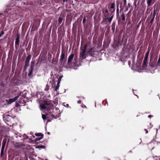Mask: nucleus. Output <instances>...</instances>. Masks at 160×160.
Returning a JSON list of instances; mask_svg holds the SVG:
<instances>
[{"mask_svg":"<svg viewBox=\"0 0 160 160\" xmlns=\"http://www.w3.org/2000/svg\"><path fill=\"white\" fill-rule=\"evenodd\" d=\"M49 86L47 84L46 86V87L44 89V90L45 91H47L49 90Z\"/></svg>","mask_w":160,"mask_h":160,"instance_id":"c9c22d12","label":"nucleus"},{"mask_svg":"<svg viewBox=\"0 0 160 160\" xmlns=\"http://www.w3.org/2000/svg\"><path fill=\"white\" fill-rule=\"evenodd\" d=\"M149 53V51H147V52L145 53V55L148 56Z\"/></svg>","mask_w":160,"mask_h":160,"instance_id":"09e8293b","label":"nucleus"},{"mask_svg":"<svg viewBox=\"0 0 160 160\" xmlns=\"http://www.w3.org/2000/svg\"><path fill=\"white\" fill-rule=\"evenodd\" d=\"M68 104H67V106H68Z\"/></svg>","mask_w":160,"mask_h":160,"instance_id":"774afa93","label":"nucleus"},{"mask_svg":"<svg viewBox=\"0 0 160 160\" xmlns=\"http://www.w3.org/2000/svg\"><path fill=\"white\" fill-rule=\"evenodd\" d=\"M41 64V61H40L39 60H38L36 64V65L37 66L39 67L40 66Z\"/></svg>","mask_w":160,"mask_h":160,"instance_id":"2f4dec72","label":"nucleus"},{"mask_svg":"<svg viewBox=\"0 0 160 160\" xmlns=\"http://www.w3.org/2000/svg\"><path fill=\"white\" fill-rule=\"evenodd\" d=\"M106 103H107V105H108V103L107 101H106Z\"/></svg>","mask_w":160,"mask_h":160,"instance_id":"69168bd1","label":"nucleus"},{"mask_svg":"<svg viewBox=\"0 0 160 160\" xmlns=\"http://www.w3.org/2000/svg\"><path fill=\"white\" fill-rule=\"evenodd\" d=\"M36 148H45V146H43V145H39L37 146Z\"/></svg>","mask_w":160,"mask_h":160,"instance_id":"7c9ffc66","label":"nucleus"},{"mask_svg":"<svg viewBox=\"0 0 160 160\" xmlns=\"http://www.w3.org/2000/svg\"><path fill=\"white\" fill-rule=\"evenodd\" d=\"M43 137H40L39 138H37L35 139L34 141H36V142L39 141L40 140H41L43 138Z\"/></svg>","mask_w":160,"mask_h":160,"instance_id":"72a5a7b5","label":"nucleus"},{"mask_svg":"<svg viewBox=\"0 0 160 160\" xmlns=\"http://www.w3.org/2000/svg\"><path fill=\"white\" fill-rule=\"evenodd\" d=\"M60 80H58V83H57V84H59V83H60Z\"/></svg>","mask_w":160,"mask_h":160,"instance_id":"4d7b16f0","label":"nucleus"},{"mask_svg":"<svg viewBox=\"0 0 160 160\" xmlns=\"http://www.w3.org/2000/svg\"><path fill=\"white\" fill-rule=\"evenodd\" d=\"M108 44H105V42H104V44L103 45V46L104 48H107L108 47Z\"/></svg>","mask_w":160,"mask_h":160,"instance_id":"de8ad7c7","label":"nucleus"},{"mask_svg":"<svg viewBox=\"0 0 160 160\" xmlns=\"http://www.w3.org/2000/svg\"><path fill=\"white\" fill-rule=\"evenodd\" d=\"M34 65L35 61H32L31 62L30 69L29 70V72L28 75V76L30 77L32 75L33 71Z\"/></svg>","mask_w":160,"mask_h":160,"instance_id":"6e6552de","label":"nucleus"},{"mask_svg":"<svg viewBox=\"0 0 160 160\" xmlns=\"http://www.w3.org/2000/svg\"><path fill=\"white\" fill-rule=\"evenodd\" d=\"M155 15H156V10L155 9V8H154V9L153 13V17H152V18H153L154 19V18H155Z\"/></svg>","mask_w":160,"mask_h":160,"instance_id":"a19ab883","label":"nucleus"},{"mask_svg":"<svg viewBox=\"0 0 160 160\" xmlns=\"http://www.w3.org/2000/svg\"><path fill=\"white\" fill-rule=\"evenodd\" d=\"M67 60H64L62 62V63H61V64L64 67H66V66L65 65V64Z\"/></svg>","mask_w":160,"mask_h":160,"instance_id":"cd10ccee","label":"nucleus"},{"mask_svg":"<svg viewBox=\"0 0 160 160\" xmlns=\"http://www.w3.org/2000/svg\"><path fill=\"white\" fill-rule=\"evenodd\" d=\"M102 11V13L104 14V16L105 17V19H108V18L110 17L112 15L110 12H108L107 7H106L104 8H103Z\"/></svg>","mask_w":160,"mask_h":160,"instance_id":"39448f33","label":"nucleus"},{"mask_svg":"<svg viewBox=\"0 0 160 160\" xmlns=\"http://www.w3.org/2000/svg\"><path fill=\"white\" fill-rule=\"evenodd\" d=\"M63 2H68V0H62Z\"/></svg>","mask_w":160,"mask_h":160,"instance_id":"bf43d9fd","label":"nucleus"},{"mask_svg":"<svg viewBox=\"0 0 160 160\" xmlns=\"http://www.w3.org/2000/svg\"><path fill=\"white\" fill-rule=\"evenodd\" d=\"M59 53H60V51L58 50L57 53H56V58L57 59H58L59 56Z\"/></svg>","mask_w":160,"mask_h":160,"instance_id":"e433bc0d","label":"nucleus"},{"mask_svg":"<svg viewBox=\"0 0 160 160\" xmlns=\"http://www.w3.org/2000/svg\"><path fill=\"white\" fill-rule=\"evenodd\" d=\"M89 55L93 57H95L97 55L98 52L94 47L88 49Z\"/></svg>","mask_w":160,"mask_h":160,"instance_id":"7ed1b4c3","label":"nucleus"},{"mask_svg":"<svg viewBox=\"0 0 160 160\" xmlns=\"http://www.w3.org/2000/svg\"><path fill=\"white\" fill-rule=\"evenodd\" d=\"M62 18L61 17H59L58 19V24H60L61 22H62Z\"/></svg>","mask_w":160,"mask_h":160,"instance_id":"bb28decb","label":"nucleus"},{"mask_svg":"<svg viewBox=\"0 0 160 160\" xmlns=\"http://www.w3.org/2000/svg\"><path fill=\"white\" fill-rule=\"evenodd\" d=\"M74 56L73 54H71L68 57V65L70 66L71 64L73 59Z\"/></svg>","mask_w":160,"mask_h":160,"instance_id":"ddd939ff","label":"nucleus"},{"mask_svg":"<svg viewBox=\"0 0 160 160\" xmlns=\"http://www.w3.org/2000/svg\"><path fill=\"white\" fill-rule=\"evenodd\" d=\"M120 35H119L118 37V41L114 40V43L113 44V47L116 50H118L119 49V47L120 45Z\"/></svg>","mask_w":160,"mask_h":160,"instance_id":"0eeeda50","label":"nucleus"},{"mask_svg":"<svg viewBox=\"0 0 160 160\" xmlns=\"http://www.w3.org/2000/svg\"><path fill=\"white\" fill-rule=\"evenodd\" d=\"M78 58L77 57H75L74 58V61L73 62V63L74 65L76 66H77L78 64Z\"/></svg>","mask_w":160,"mask_h":160,"instance_id":"4be33fe9","label":"nucleus"},{"mask_svg":"<svg viewBox=\"0 0 160 160\" xmlns=\"http://www.w3.org/2000/svg\"><path fill=\"white\" fill-rule=\"evenodd\" d=\"M21 93L20 92L19 93V94L17 96L15 97V98H13V99L14 100V101H15L19 98V97L21 95Z\"/></svg>","mask_w":160,"mask_h":160,"instance_id":"a878e982","label":"nucleus"},{"mask_svg":"<svg viewBox=\"0 0 160 160\" xmlns=\"http://www.w3.org/2000/svg\"><path fill=\"white\" fill-rule=\"evenodd\" d=\"M147 129H150L152 127V125L151 124V122L148 123L147 124Z\"/></svg>","mask_w":160,"mask_h":160,"instance_id":"aec40b11","label":"nucleus"},{"mask_svg":"<svg viewBox=\"0 0 160 160\" xmlns=\"http://www.w3.org/2000/svg\"><path fill=\"white\" fill-rule=\"evenodd\" d=\"M7 141V139H4L2 142V145L1 150V156H2L3 155V151L5 148V147Z\"/></svg>","mask_w":160,"mask_h":160,"instance_id":"9d476101","label":"nucleus"},{"mask_svg":"<svg viewBox=\"0 0 160 160\" xmlns=\"http://www.w3.org/2000/svg\"><path fill=\"white\" fill-rule=\"evenodd\" d=\"M146 160H156V159L155 158V156L153 157L152 158H149L147 159Z\"/></svg>","mask_w":160,"mask_h":160,"instance_id":"c03bdc74","label":"nucleus"},{"mask_svg":"<svg viewBox=\"0 0 160 160\" xmlns=\"http://www.w3.org/2000/svg\"><path fill=\"white\" fill-rule=\"evenodd\" d=\"M24 43H23V44H22V46H24Z\"/></svg>","mask_w":160,"mask_h":160,"instance_id":"0e129e2a","label":"nucleus"},{"mask_svg":"<svg viewBox=\"0 0 160 160\" xmlns=\"http://www.w3.org/2000/svg\"><path fill=\"white\" fill-rule=\"evenodd\" d=\"M121 17H122V20H124L125 19V17L124 16V14H122Z\"/></svg>","mask_w":160,"mask_h":160,"instance_id":"49530a36","label":"nucleus"},{"mask_svg":"<svg viewBox=\"0 0 160 160\" xmlns=\"http://www.w3.org/2000/svg\"><path fill=\"white\" fill-rule=\"evenodd\" d=\"M112 18H113V16H112H112L111 17H110V18H109V17H108V19H107V20H108V21H109V22L110 23H111V21H112Z\"/></svg>","mask_w":160,"mask_h":160,"instance_id":"58836bf2","label":"nucleus"},{"mask_svg":"<svg viewBox=\"0 0 160 160\" xmlns=\"http://www.w3.org/2000/svg\"><path fill=\"white\" fill-rule=\"evenodd\" d=\"M154 20V18H152L151 19L150 22L149 23V25L150 26V27H151L152 26Z\"/></svg>","mask_w":160,"mask_h":160,"instance_id":"473e14b6","label":"nucleus"},{"mask_svg":"<svg viewBox=\"0 0 160 160\" xmlns=\"http://www.w3.org/2000/svg\"><path fill=\"white\" fill-rule=\"evenodd\" d=\"M150 48H149V47H148V51H149V52H150Z\"/></svg>","mask_w":160,"mask_h":160,"instance_id":"052dcab7","label":"nucleus"},{"mask_svg":"<svg viewBox=\"0 0 160 160\" xmlns=\"http://www.w3.org/2000/svg\"><path fill=\"white\" fill-rule=\"evenodd\" d=\"M87 48V44H84L83 48L81 50L79 55L80 61L86 58V52Z\"/></svg>","mask_w":160,"mask_h":160,"instance_id":"f03ea898","label":"nucleus"},{"mask_svg":"<svg viewBox=\"0 0 160 160\" xmlns=\"http://www.w3.org/2000/svg\"><path fill=\"white\" fill-rule=\"evenodd\" d=\"M123 1L124 2V6H125L126 3V0H123Z\"/></svg>","mask_w":160,"mask_h":160,"instance_id":"5fc2aeb1","label":"nucleus"},{"mask_svg":"<svg viewBox=\"0 0 160 160\" xmlns=\"http://www.w3.org/2000/svg\"><path fill=\"white\" fill-rule=\"evenodd\" d=\"M4 32L3 31H2L1 32H0V38L4 35Z\"/></svg>","mask_w":160,"mask_h":160,"instance_id":"a18cd8bd","label":"nucleus"},{"mask_svg":"<svg viewBox=\"0 0 160 160\" xmlns=\"http://www.w3.org/2000/svg\"><path fill=\"white\" fill-rule=\"evenodd\" d=\"M14 102V100L13 99V98L10 99L8 100V103H10V104H11L12 103V102Z\"/></svg>","mask_w":160,"mask_h":160,"instance_id":"4c0bfd02","label":"nucleus"},{"mask_svg":"<svg viewBox=\"0 0 160 160\" xmlns=\"http://www.w3.org/2000/svg\"><path fill=\"white\" fill-rule=\"evenodd\" d=\"M86 17H87V16H84L83 18V21H82V23H83V25L84 27V28H85L86 29H87L88 27L87 24H86V23H85V22L86 21Z\"/></svg>","mask_w":160,"mask_h":160,"instance_id":"a211bd4d","label":"nucleus"},{"mask_svg":"<svg viewBox=\"0 0 160 160\" xmlns=\"http://www.w3.org/2000/svg\"><path fill=\"white\" fill-rule=\"evenodd\" d=\"M113 60L114 61L118 62L120 60V56L118 54H115L113 57Z\"/></svg>","mask_w":160,"mask_h":160,"instance_id":"f3484780","label":"nucleus"},{"mask_svg":"<svg viewBox=\"0 0 160 160\" xmlns=\"http://www.w3.org/2000/svg\"><path fill=\"white\" fill-rule=\"evenodd\" d=\"M144 130L146 132V133H148V130H147V129L145 128L144 129Z\"/></svg>","mask_w":160,"mask_h":160,"instance_id":"603ef678","label":"nucleus"},{"mask_svg":"<svg viewBox=\"0 0 160 160\" xmlns=\"http://www.w3.org/2000/svg\"><path fill=\"white\" fill-rule=\"evenodd\" d=\"M115 4L114 3H108L107 9H109V12L111 14H112L115 11Z\"/></svg>","mask_w":160,"mask_h":160,"instance_id":"423d86ee","label":"nucleus"},{"mask_svg":"<svg viewBox=\"0 0 160 160\" xmlns=\"http://www.w3.org/2000/svg\"><path fill=\"white\" fill-rule=\"evenodd\" d=\"M155 158L156 159V160H160V156H155Z\"/></svg>","mask_w":160,"mask_h":160,"instance_id":"37998d69","label":"nucleus"},{"mask_svg":"<svg viewBox=\"0 0 160 160\" xmlns=\"http://www.w3.org/2000/svg\"><path fill=\"white\" fill-rule=\"evenodd\" d=\"M46 109V111H47L49 113H51V110H52V108L51 107H48Z\"/></svg>","mask_w":160,"mask_h":160,"instance_id":"412c9836","label":"nucleus"},{"mask_svg":"<svg viewBox=\"0 0 160 160\" xmlns=\"http://www.w3.org/2000/svg\"><path fill=\"white\" fill-rule=\"evenodd\" d=\"M59 87V85L57 84V86L55 88V91H57V90L58 89Z\"/></svg>","mask_w":160,"mask_h":160,"instance_id":"79ce46f5","label":"nucleus"},{"mask_svg":"<svg viewBox=\"0 0 160 160\" xmlns=\"http://www.w3.org/2000/svg\"><path fill=\"white\" fill-rule=\"evenodd\" d=\"M31 58V55L30 54H29L28 55V56L25 60V61H27L28 62H30V60Z\"/></svg>","mask_w":160,"mask_h":160,"instance_id":"5701e85b","label":"nucleus"},{"mask_svg":"<svg viewBox=\"0 0 160 160\" xmlns=\"http://www.w3.org/2000/svg\"><path fill=\"white\" fill-rule=\"evenodd\" d=\"M67 56H65V52L62 50V51L61 54L60 56L59 62L60 63H62L64 60H67Z\"/></svg>","mask_w":160,"mask_h":160,"instance_id":"1a4fd4ad","label":"nucleus"},{"mask_svg":"<svg viewBox=\"0 0 160 160\" xmlns=\"http://www.w3.org/2000/svg\"><path fill=\"white\" fill-rule=\"evenodd\" d=\"M119 9L118 8H118H117V15L118 14V15H119Z\"/></svg>","mask_w":160,"mask_h":160,"instance_id":"3c124183","label":"nucleus"},{"mask_svg":"<svg viewBox=\"0 0 160 160\" xmlns=\"http://www.w3.org/2000/svg\"><path fill=\"white\" fill-rule=\"evenodd\" d=\"M9 117H10V116H9V115H7L3 118L4 119L6 120V121H8L10 120L9 118Z\"/></svg>","mask_w":160,"mask_h":160,"instance_id":"b1692460","label":"nucleus"},{"mask_svg":"<svg viewBox=\"0 0 160 160\" xmlns=\"http://www.w3.org/2000/svg\"><path fill=\"white\" fill-rule=\"evenodd\" d=\"M29 62H28L27 61H25V65L23 68L24 71H25L27 70V67L29 66Z\"/></svg>","mask_w":160,"mask_h":160,"instance_id":"6ab92c4d","label":"nucleus"},{"mask_svg":"<svg viewBox=\"0 0 160 160\" xmlns=\"http://www.w3.org/2000/svg\"><path fill=\"white\" fill-rule=\"evenodd\" d=\"M128 62L129 64L130 63V62H131L130 61H128Z\"/></svg>","mask_w":160,"mask_h":160,"instance_id":"338daca9","label":"nucleus"},{"mask_svg":"<svg viewBox=\"0 0 160 160\" xmlns=\"http://www.w3.org/2000/svg\"><path fill=\"white\" fill-rule=\"evenodd\" d=\"M20 35L19 34L17 33L16 35V38L15 41V47L16 49H17L19 45L20 42Z\"/></svg>","mask_w":160,"mask_h":160,"instance_id":"9b49d317","label":"nucleus"},{"mask_svg":"<svg viewBox=\"0 0 160 160\" xmlns=\"http://www.w3.org/2000/svg\"><path fill=\"white\" fill-rule=\"evenodd\" d=\"M152 117V116L151 115H150L148 116V117L149 118H151Z\"/></svg>","mask_w":160,"mask_h":160,"instance_id":"13d9d810","label":"nucleus"},{"mask_svg":"<svg viewBox=\"0 0 160 160\" xmlns=\"http://www.w3.org/2000/svg\"><path fill=\"white\" fill-rule=\"evenodd\" d=\"M14 8H11L10 9L11 12H9L8 17L10 22H13L17 19L18 17V14L16 11L14 10Z\"/></svg>","mask_w":160,"mask_h":160,"instance_id":"f257e3e1","label":"nucleus"},{"mask_svg":"<svg viewBox=\"0 0 160 160\" xmlns=\"http://www.w3.org/2000/svg\"><path fill=\"white\" fill-rule=\"evenodd\" d=\"M42 118L44 120H45L47 119V114H42Z\"/></svg>","mask_w":160,"mask_h":160,"instance_id":"c756f323","label":"nucleus"},{"mask_svg":"<svg viewBox=\"0 0 160 160\" xmlns=\"http://www.w3.org/2000/svg\"><path fill=\"white\" fill-rule=\"evenodd\" d=\"M47 114V118H49L48 121V122H50L51 120H52L54 117V115L52 114L51 113H49Z\"/></svg>","mask_w":160,"mask_h":160,"instance_id":"dca6fc26","label":"nucleus"},{"mask_svg":"<svg viewBox=\"0 0 160 160\" xmlns=\"http://www.w3.org/2000/svg\"><path fill=\"white\" fill-rule=\"evenodd\" d=\"M82 102V101L81 100H79L78 101V103L79 104H81Z\"/></svg>","mask_w":160,"mask_h":160,"instance_id":"6e6d98bb","label":"nucleus"},{"mask_svg":"<svg viewBox=\"0 0 160 160\" xmlns=\"http://www.w3.org/2000/svg\"><path fill=\"white\" fill-rule=\"evenodd\" d=\"M150 61H152V59L153 58V53L151 52L150 53Z\"/></svg>","mask_w":160,"mask_h":160,"instance_id":"ea45409f","label":"nucleus"},{"mask_svg":"<svg viewBox=\"0 0 160 160\" xmlns=\"http://www.w3.org/2000/svg\"><path fill=\"white\" fill-rule=\"evenodd\" d=\"M119 21H120V19H119H119H118V23H119Z\"/></svg>","mask_w":160,"mask_h":160,"instance_id":"e2e57ef3","label":"nucleus"},{"mask_svg":"<svg viewBox=\"0 0 160 160\" xmlns=\"http://www.w3.org/2000/svg\"><path fill=\"white\" fill-rule=\"evenodd\" d=\"M35 135L36 136H38V137L41 136V137H43V136H44L43 134H42V133H36L35 134Z\"/></svg>","mask_w":160,"mask_h":160,"instance_id":"393cba45","label":"nucleus"},{"mask_svg":"<svg viewBox=\"0 0 160 160\" xmlns=\"http://www.w3.org/2000/svg\"><path fill=\"white\" fill-rule=\"evenodd\" d=\"M20 0H12L10 1V3L9 4L10 7H13V6L16 5L18 7H21Z\"/></svg>","mask_w":160,"mask_h":160,"instance_id":"20e7f679","label":"nucleus"},{"mask_svg":"<svg viewBox=\"0 0 160 160\" xmlns=\"http://www.w3.org/2000/svg\"><path fill=\"white\" fill-rule=\"evenodd\" d=\"M47 133H48V135H50V133L49 132H48Z\"/></svg>","mask_w":160,"mask_h":160,"instance_id":"680f3d73","label":"nucleus"},{"mask_svg":"<svg viewBox=\"0 0 160 160\" xmlns=\"http://www.w3.org/2000/svg\"><path fill=\"white\" fill-rule=\"evenodd\" d=\"M62 77V76H60L59 77V78L58 79V80H60V81H61V78Z\"/></svg>","mask_w":160,"mask_h":160,"instance_id":"864d4df0","label":"nucleus"},{"mask_svg":"<svg viewBox=\"0 0 160 160\" xmlns=\"http://www.w3.org/2000/svg\"><path fill=\"white\" fill-rule=\"evenodd\" d=\"M36 22L37 24V25L39 26L41 22L40 20L39 19H37L36 20Z\"/></svg>","mask_w":160,"mask_h":160,"instance_id":"f704fd0d","label":"nucleus"},{"mask_svg":"<svg viewBox=\"0 0 160 160\" xmlns=\"http://www.w3.org/2000/svg\"><path fill=\"white\" fill-rule=\"evenodd\" d=\"M0 85L1 87H5V84H4V83H1L0 84Z\"/></svg>","mask_w":160,"mask_h":160,"instance_id":"8fccbe9b","label":"nucleus"},{"mask_svg":"<svg viewBox=\"0 0 160 160\" xmlns=\"http://www.w3.org/2000/svg\"><path fill=\"white\" fill-rule=\"evenodd\" d=\"M148 56L145 55V57L144 58V60L143 62V63L142 64V67H145L147 66L148 62Z\"/></svg>","mask_w":160,"mask_h":160,"instance_id":"f8f14e48","label":"nucleus"},{"mask_svg":"<svg viewBox=\"0 0 160 160\" xmlns=\"http://www.w3.org/2000/svg\"><path fill=\"white\" fill-rule=\"evenodd\" d=\"M20 1L21 6L31 4L29 0H20Z\"/></svg>","mask_w":160,"mask_h":160,"instance_id":"4468645a","label":"nucleus"},{"mask_svg":"<svg viewBox=\"0 0 160 160\" xmlns=\"http://www.w3.org/2000/svg\"><path fill=\"white\" fill-rule=\"evenodd\" d=\"M51 102L50 101H44L43 104L42 106V108L43 109H45L47 108V106L49 105Z\"/></svg>","mask_w":160,"mask_h":160,"instance_id":"2eb2a0df","label":"nucleus"},{"mask_svg":"<svg viewBox=\"0 0 160 160\" xmlns=\"http://www.w3.org/2000/svg\"><path fill=\"white\" fill-rule=\"evenodd\" d=\"M152 0H147V3L148 5V7H149L151 5V2Z\"/></svg>","mask_w":160,"mask_h":160,"instance_id":"c85d7f7f","label":"nucleus"}]
</instances>
